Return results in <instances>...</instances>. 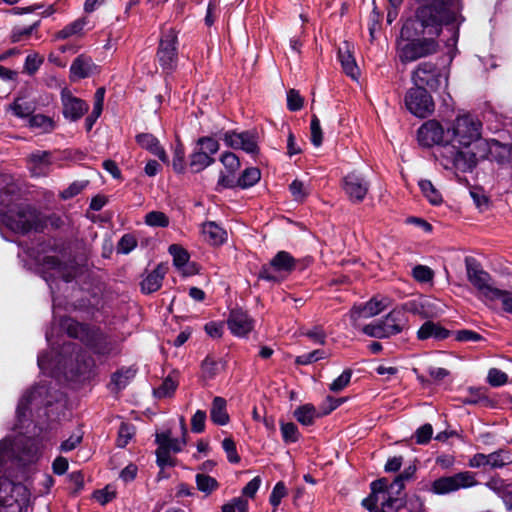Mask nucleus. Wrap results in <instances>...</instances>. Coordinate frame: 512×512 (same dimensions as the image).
Returning <instances> with one entry per match:
<instances>
[{"mask_svg": "<svg viewBox=\"0 0 512 512\" xmlns=\"http://www.w3.org/2000/svg\"><path fill=\"white\" fill-rule=\"evenodd\" d=\"M417 466L411 464L407 466L398 476L395 477L394 481L390 483V492L396 490V495L399 496L405 488V482L411 481L415 478Z\"/></svg>", "mask_w": 512, "mask_h": 512, "instance_id": "28", "label": "nucleus"}, {"mask_svg": "<svg viewBox=\"0 0 512 512\" xmlns=\"http://www.w3.org/2000/svg\"><path fill=\"white\" fill-rule=\"evenodd\" d=\"M85 345L100 356H108L115 350V343L97 327L92 328Z\"/></svg>", "mask_w": 512, "mask_h": 512, "instance_id": "18", "label": "nucleus"}, {"mask_svg": "<svg viewBox=\"0 0 512 512\" xmlns=\"http://www.w3.org/2000/svg\"><path fill=\"white\" fill-rule=\"evenodd\" d=\"M197 489L204 493L205 496L211 495L219 488V482L214 478L204 473H198L195 476Z\"/></svg>", "mask_w": 512, "mask_h": 512, "instance_id": "33", "label": "nucleus"}, {"mask_svg": "<svg viewBox=\"0 0 512 512\" xmlns=\"http://www.w3.org/2000/svg\"><path fill=\"white\" fill-rule=\"evenodd\" d=\"M134 434V427L131 424L122 423L119 427L117 446L124 448L131 440Z\"/></svg>", "mask_w": 512, "mask_h": 512, "instance_id": "53", "label": "nucleus"}, {"mask_svg": "<svg viewBox=\"0 0 512 512\" xmlns=\"http://www.w3.org/2000/svg\"><path fill=\"white\" fill-rule=\"evenodd\" d=\"M169 253L173 257V263L177 268H183L188 260H189V254L188 252L177 244H172L169 247Z\"/></svg>", "mask_w": 512, "mask_h": 512, "instance_id": "42", "label": "nucleus"}, {"mask_svg": "<svg viewBox=\"0 0 512 512\" xmlns=\"http://www.w3.org/2000/svg\"><path fill=\"white\" fill-rule=\"evenodd\" d=\"M214 163V159L208 155V152L195 148L194 152L190 155V168L193 172L198 173L206 167Z\"/></svg>", "mask_w": 512, "mask_h": 512, "instance_id": "30", "label": "nucleus"}, {"mask_svg": "<svg viewBox=\"0 0 512 512\" xmlns=\"http://www.w3.org/2000/svg\"><path fill=\"white\" fill-rule=\"evenodd\" d=\"M465 266L467 278L477 289L480 298L486 302H493L494 296L499 293L500 289L493 286L490 274L484 271L475 259L470 257L465 259Z\"/></svg>", "mask_w": 512, "mask_h": 512, "instance_id": "7", "label": "nucleus"}, {"mask_svg": "<svg viewBox=\"0 0 512 512\" xmlns=\"http://www.w3.org/2000/svg\"><path fill=\"white\" fill-rule=\"evenodd\" d=\"M227 402L223 397L216 396L212 401L210 417L214 424L224 426L230 418L227 412Z\"/></svg>", "mask_w": 512, "mask_h": 512, "instance_id": "27", "label": "nucleus"}, {"mask_svg": "<svg viewBox=\"0 0 512 512\" xmlns=\"http://www.w3.org/2000/svg\"><path fill=\"white\" fill-rule=\"evenodd\" d=\"M227 325L232 334L243 337L251 332L254 321L247 312L241 309H234L229 314Z\"/></svg>", "mask_w": 512, "mask_h": 512, "instance_id": "17", "label": "nucleus"}, {"mask_svg": "<svg viewBox=\"0 0 512 512\" xmlns=\"http://www.w3.org/2000/svg\"><path fill=\"white\" fill-rule=\"evenodd\" d=\"M136 371L132 368L120 369L112 374L111 376V384L115 387L117 391L124 389L131 379L134 378Z\"/></svg>", "mask_w": 512, "mask_h": 512, "instance_id": "34", "label": "nucleus"}, {"mask_svg": "<svg viewBox=\"0 0 512 512\" xmlns=\"http://www.w3.org/2000/svg\"><path fill=\"white\" fill-rule=\"evenodd\" d=\"M219 143L212 137H200L197 140V147L199 150L208 152V155L211 156L218 152Z\"/></svg>", "mask_w": 512, "mask_h": 512, "instance_id": "55", "label": "nucleus"}, {"mask_svg": "<svg viewBox=\"0 0 512 512\" xmlns=\"http://www.w3.org/2000/svg\"><path fill=\"white\" fill-rule=\"evenodd\" d=\"M29 125L33 128H40L43 132H51L54 129L53 120L42 114H31L29 118Z\"/></svg>", "mask_w": 512, "mask_h": 512, "instance_id": "43", "label": "nucleus"}, {"mask_svg": "<svg viewBox=\"0 0 512 512\" xmlns=\"http://www.w3.org/2000/svg\"><path fill=\"white\" fill-rule=\"evenodd\" d=\"M77 362L78 364L75 373L80 376L89 375L95 366L93 358L85 354H79Z\"/></svg>", "mask_w": 512, "mask_h": 512, "instance_id": "45", "label": "nucleus"}, {"mask_svg": "<svg viewBox=\"0 0 512 512\" xmlns=\"http://www.w3.org/2000/svg\"><path fill=\"white\" fill-rule=\"evenodd\" d=\"M222 447L227 454V459L230 463H239L240 456L237 453L236 444L233 439L225 438L222 441Z\"/></svg>", "mask_w": 512, "mask_h": 512, "instance_id": "63", "label": "nucleus"}, {"mask_svg": "<svg viewBox=\"0 0 512 512\" xmlns=\"http://www.w3.org/2000/svg\"><path fill=\"white\" fill-rule=\"evenodd\" d=\"M61 104L63 116L72 122L81 119L89 110L86 101L74 96L66 88L61 91Z\"/></svg>", "mask_w": 512, "mask_h": 512, "instance_id": "12", "label": "nucleus"}, {"mask_svg": "<svg viewBox=\"0 0 512 512\" xmlns=\"http://www.w3.org/2000/svg\"><path fill=\"white\" fill-rule=\"evenodd\" d=\"M303 335L311 339L314 343L324 345L326 343V333L322 326H313L311 329L302 332Z\"/></svg>", "mask_w": 512, "mask_h": 512, "instance_id": "62", "label": "nucleus"}, {"mask_svg": "<svg viewBox=\"0 0 512 512\" xmlns=\"http://www.w3.org/2000/svg\"><path fill=\"white\" fill-rule=\"evenodd\" d=\"M450 331L442 327L440 324L433 321H426L417 331V338L419 340H427L435 338L437 340H444L448 338Z\"/></svg>", "mask_w": 512, "mask_h": 512, "instance_id": "24", "label": "nucleus"}, {"mask_svg": "<svg viewBox=\"0 0 512 512\" xmlns=\"http://www.w3.org/2000/svg\"><path fill=\"white\" fill-rule=\"evenodd\" d=\"M311 142L315 147H319L323 141V133L320 126L319 118L314 114L312 115L310 123Z\"/></svg>", "mask_w": 512, "mask_h": 512, "instance_id": "51", "label": "nucleus"}, {"mask_svg": "<svg viewBox=\"0 0 512 512\" xmlns=\"http://www.w3.org/2000/svg\"><path fill=\"white\" fill-rule=\"evenodd\" d=\"M205 240L214 246L222 245L227 239L226 231L215 222H206L202 225Z\"/></svg>", "mask_w": 512, "mask_h": 512, "instance_id": "25", "label": "nucleus"}, {"mask_svg": "<svg viewBox=\"0 0 512 512\" xmlns=\"http://www.w3.org/2000/svg\"><path fill=\"white\" fill-rule=\"evenodd\" d=\"M289 190L296 201L302 202L309 194L307 188L304 183L300 180H294L290 186Z\"/></svg>", "mask_w": 512, "mask_h": 512, "instance_id": "64", "label": "nucleus"}, {"mask_svg": "<svg viewBox=\"0 0 512 512\" xmlns=\"http://www.w3.org/2000/svg\"><path fill=\"white\" fill-rule=\"evenodd\" d=\"M338 58L344 72L351 78L356 79L359 75V70L347 42H344L343 47H339Z\"/></svg>", "mask_w": 512, "mask_h": 512, "instance_id": "26", "label": "nucleus"}, {"mask_svg": "<svg viewBox=\"0 0 512 512\" xmlns=\"http://www.w3.org/2000/svg\"><path fill=\"white\" fill-rule=\"evenodd\" d=\"M168 267L162 263L158 264L141 282V290L145 294H151L159 290Z\"/></svg>", "mask_w": 512, "mask_h": 512, "instance_id": "21", "label": "nucleus"}, {"mask_svg": "<svg viewBox=\"0 0 512 512\" xmlns=\"http://www.w3.org/2000/svg\"><path fill=\"white\" fill-rule=\"evenodd\" d=\"M411 79L415 87H428L437 91L442 85H447V77L438 65L431 61L419 63L411 73Z\"/></svg>", "mask_w": 512, "mask_h": 512, "instance_id": "9", "label": "nucleus"}, {"mask_svg": "<svg viewBox=\"0 0 512 512\" xmlns=\"http://www.w3.org/2000/svg\"><path fill=\"white\" fill-rule=\"evenodd\" d=\"M137 246V240L132 234H124L118 244L117 252L122 254L130 253Z\"/></svg>", "mask_w": 512, "mask_h": 512, "instance_id": "56", "label": "nucleus"}, {"mask_svg": "<svg viewBox=\"0 0 512 512\" xmlns=\"http://www.w3.org/2000/svg\"><path fill=\"white\" fill-rule=\"evenodd\" d=\"M352 377V370L351 369H345L342 374L337 377L329 386V389L332 392H340L344 388H346Z\"/></svg>", "mask_w": 512, "mask_h": 512, "instance_id": "49", "label": "nucleus"}, {"mask_svg": "<svg viewBox=\"0 0 512 512\" xmlns=\"http://www.w3.org/2000/svg\"><path fill=\"white\" fill-rule=\"evenodd\" d=\"M261 178V172L258 168H246L237 179V186L245 189L254 186Z\"/></svg>", "mask_w": 512, "mask_h": 512, "instance_id": "36", "label": "nucleus"}, {"mask_svg": "<svg viewBox=\"0 0 512 512\" xmlns=\"http://www.w3.org/2000/svg\"><path fill=\"white\" fill-rule=\"evenodd\" d=\"M488 383L493 387H499L507 383L508 376L505 372L497 368H491L487 376Z\"/></svg>", "mask_w": 512, "mask_h": 512, "instance_id": "59", "label": "nucleus"}, {"mask_svg": "<svg viewBox=\"0 0 512 512\" xmlns=\"http://www.w3.org/2000/svg\"><path fill=\"white\" fill-rule=\"evenodd\" d=\"M155 441L158 445H164L168 451L174 453L182 451L183 447L186 445L184 437L182 439L172 438L170 432L156 434Z\"/></svg>", "mask_w": 512, "mask_h": 512, "instance_id": "32", "label": "nucleus"}, {"mask_svg": "<svg viewBox=\"0 0 512 512\" xmlns=\"http://www.w3.org/2000/svg\"><path fill=\"white\" fill-rule=\"evenodd\" d=\"M475 485H477L475 474L470 471H463L452 476L436 479L432 482L430 491L436 495H445Z\"/></svg>", "mask_w": 512, "mask_h": 512, "instance_id": "10", "label": "nucleus"}, {"mask_svg": "<svg viewBox=\"0 0 512 512\" xmlns=\"http://www.w3.org/2000/svg\"><path fill=\"white\" fill-rule=\"evenodd\" d=\"M88 185V181H75L64 189L60 196L64 200L71 199L80 194Z\"/></svg>", "mask_w": 512, "mask_h": 512, "instance_id": "54", "label": "nucleus"}, {"mask_svg": "<svg viewBox=\"0 0 512 512\" xmlns=\"http://www.w3.org/2000/svg\"><path fill=\"white\" fill-rule=\"evenodd\" d=\"M155 453L157 457V465L161 469H164L167 466H175V459L171 457L170 451H168L164 445H158V448L156 449Z\"/></svg>", "mask_w": 512, "mask_h": 512, "instance_id": "48", "label": "nucleus"}, {"mask_svg": "<svg viewBox=\"0 0 512 512\" xmlns=\"http://www.w3.org/2000/svg\"><path fill=\"white\" fill-rule=\"evenodd\" d=\"M421 146H436L433 155L446 170L471 171L477 163L476 155L452 144L442 125L436 120H428L417 131Z\"/></svg>", "mask_w": 512, "mask_h": 512, "instance_id": "2", "label": "nucleus"}, {"mask_svg": "<svg viewBox=\"0 0 512 512\" xmlns=\"http://www.w3.org/2000/svg\"><path fill=\"white\" fill-rule=\"evenodd\" d=\"M93 327L79 323L74 320H68L65 324V329L69 337L79 339L84 344L86 343L88 336Z\"/></svg>", "mask_w": 512, "mask_h": 512, "instance_id": "29", "label": "nucleus"}, {"mask_svg": "<svg viewBox=\"0 0 512 512\" xmlns=\"http://www.w3.org/2000/svg\"><path fill=\"white\" fill-rule=\"evenodd\" d=\"M296 259L287 251H279L268 264L261 267L258 278L269 282H282L296 268Z\"/></svg>", "mask_w": 512, "mask_h": 512, "instance_id": "6", "label": "nucleus"}, {"mask_svg": "<svg viewBox=\"0 0 512 512\" xmlns=\"http://www.w3.org/2000/svg\"><path fill=\"white\" fill-rule=\"evenodd\" d=\"M482 123L472 115H462L455 119L451 128L446 130L452 144L458 143L462 150L481 137Z\"/></svg>", "mask_w": 512, "mask_h": 512, "instance_id": "5", "label": "nucleus"}, {"mask_svg": "<svg viewBox=\"0 0 512 512\" xmlns=\"http://www.w3.org/2000/svg\"><path fill=\"white\" fill-rule=\"evenodd\" d=\"M221 139L232 149H241L252 155H256L259 152L257 139L251 132L237 133L235 131H227L223 133Z\"/></svg>", "mask_w": 512, "mask_h": 512, "instance_id": "13", "label": "nucleus"}, {"mask_svg": "<svg viewBox=\"0 0 512 512\" xmlns=\"http://www.w3.org/2000/svg\"><path fill=\"white\" fill-rule=\"evenodd\" d=\"M97 66L94 64L90 57L85 55L77 56L70 67L71 76L77 79H84L89 77Z\"/></svg>", "mask_w": 512, "mask_h": 512, "instance_id": "23", "label": "nucleus"}, {"mask_svg": "<svg viewBox=\"0 0 512 512\" xmlns=\"http://www.w3.org/2000/svg\"><path fill=\"white\" fill-rule=\"evenodd\" d=\"M3 491L11 493V497H14L15 501L18 502L17 511L13 509L10 512H28L30 492L25 485L8 481L3 483Z\"/></svg>", "mask_w": 512, "mask_h": 512, "instance_id": "20", "label": "nucleus"}, {"mask_svg": "<svg viewBox=\"0 0 512 512\" xmlns=\"http://www.w3.org/2000/svg\"><path fill=\"white\" fill-rule=\"evenodd\" d=\"M408 315L404 306L392 309L383 319L363 327L362 331L369 337L385 339L400 334L408 328Z\"/></svg>", "mask_w": 512, "mask_h": 512, "instance_id": "4", "label": "nucleus"}, {"mask_svg": "<svg viewBox=\"0 0 512 512\" xmlns=\"http://www.w3.org/2000/svg\"><path fill=\"white\" fill-rule=\"evenodd\" d=\"M416 8L408 17L396 41V54L402 64L430 57L440 50L438 37L443 26L457 19L449 0H414Z\"/></svg>", "mask_w": 512, "mask_h": 512, "instance_id": "1", "label": "nucleus"}, {"mask_svg": "<svg viewBox=\"0 0 512 512\" xmlns=\"http://www.w3.org/2000/svg\"><path fill=\"white\" fill-rule=\"evenodd\" d=\"M389 304V299L386 297H373L365 304L353 306L350 317L354 322L361 318H371L387 309Z\"/></svg>", "mask_w": 512, "mask_h": 512, "instance_id": "15", "label": "nucleus"}, {"mask_svg": "<svg viewBox=\"0 0 512 512\" xmlns=\"http://www.w3.org/2000/svg\"><path fill=\"white\" fill-rule=\"evenodd\" d=\"M220 161L230 174H234L240 168V160L233 152H224Z\"/></svg>", "mask_w": 512, "mask_h": 512, "instance_id": "52", "label": "nucleus"}, {"mask_svg": "<svg viewBox=\"0 0 512 512\" xmlns=\"http://www.w3.org/2000/svg\"><path fill=\"white\" fill-rule=\"evenodd\" d=\"M18 502L15 501V498L11 497V493L4 492L3 486L0 488V512H10L15 509L17 511Z\"/></svg>", "mask_w": 512, "mask_h": 512, "instance_id": "61", "label": "nucleus"}, {"mask_svg": "<svg viewBox=\"0 0 512 512\" xmlns=\"http://www.w3.org/2000/svg\"><path fill=\"white\" fill-rule=\"evenodd\" d=\"M248 512V501L243 497H236L222 506V512Z\"/></svg>", "mask_w": 512, "mask_h": 512, "instance_id": "58", "label": "nucleus"}, {"mask_svg": "<svg viewBox=\"0 0 512 512\" xmlns=\"http://www.w3.org/2000/svg\"><path fill=\"white\" fill-rule=\"evenodd\" d=\"M342 187L348 198L354 203H360L369 190V182L357 172H351L343 178Z\"/></svg>", "mask_w": 512, "mask_h": 512, "instance_id": "14", "label": "nucleus"}, {"mask_svg": "<svg viewBox=\"0 0 512 512\" xmlns=\"http://www.w3.org/2000/svg\"><path fill=\"white\" fill-rule=\"evenodd\" d=\"M326 357L327 355L324 350L317 349L312 352L297 356L295 359V363L298 365H308L317 362L321 359H324Z\"/></svg>", "mask_w": 512, "mask_h": 512, "instance_id": "47", "label": "nucleus"}, {"mask_svg": "<svg viewBox=\"0 0 512 512\" xmlns=\"http://www.w3.org/2000/svg\"><path fill=\"white\" fill-rule=\"evenodd\" d=\"M320 416H322L321 413H317L315 407L312 404L299 406L294 411L295 419L304 426L312 425L314 420Z\"/></svg>", "mask_w": 512, "mask_h": 512, "instance_id": "31", "label": "nucleus"}, {"mask_svg": "<svg viewBox=\"0 0 512 512\" xmlns=\"http://www.w3.org/2000/svg\"><path fill=\"white\" fill-rule=\"evenodd\" d=\"M86 24H87L86 18L82 17V18L76 19L75 21L71 22L70 24H68L64 28H62L60 31H58L56 34V37H57V39L64 40V39H67L74 35H79L82 33Z\"/></svg>", "mask_w": 512, "mask_h": 512, "instance_id": "35", "label": "nucleus"}, {"mask_svg": "<svg viewBox=\"0 0 512 512\" xmlns=\"http://www.w3.org/2000/svg\"><path fill=\"white\" fill-rule=\"evenodd\" d=\"M13 200L11 191L0 190V212L5 224L16 233L26 234L31 231L42 232L46 224V219L36 209L30 205H19L16 208H10Z\"/></svg>", "mask_w": 512, "mask_h": 512, "instance_id": "3", "label": "nucleus"}, {"mask_svg": "<svg viewBox=\"0 0 512 512\" xmlns=\"http://www.w3.org/2000/svg\"><path fill=\"white\" fill-rule=\"evenodd\" d=\"M280 430L285 443H295L300 438L298 428L293 422H281Z\"/></svg>", "mask_w": 512, "mask_h": 512, "instance_id": "41", "label": "nucleus"}, {"mask_svg": "<svg viewBox=\"0 0 512 512\" xmlns=\"http://www.w3.org/2000/svg\"><path fill=\"white\" fill-rule=\"evenodd\" d=\"M419 187L423 196L433 205H438L442 202L441 193L435 188L430 180H420Z\"/></svg>", "mask_w": 512, "mask_h": 512, "instance_id": "37", "label": "nucleus"}, {"mask_svg": "<svg viewBox=\"0 0 512 512\" xmlns=\"http://www.w3.org/2000/svg\"><path fill=\"white\" fill-rule=\"evenodd\" d=\"M178 37L174 28H163L157 50V60L161 68L172 73L178 64Z\"/></svg>", "mask_w": 512, "mask_h": 512, "instance_id": "8", "label": "nucleus"}, {"mask_svg": "<svg viewBox=\"0 0 512 512\" xmlns=\"http://www.w3.org/2000/svg\"><path fill=\"white\" fill-rule=\"evenodd\" d=\"M145 223L153 227H167L169 219L163 212L151 211L146 214Z\"/></svg>", "mask_w": 512, "mask_h": 512, "instance_id": "46", "label": "nucleus"}, {"mask_svg": "<svg viewBox=\"0 0 512 512\" xmlns=\"http://www.w3.org/2000/svg\"><path fill=\"white\" fill-rule=\"evenodd\" d=\"M489 466L491 468H502L512 464V453L508 450H498L488 454Z\"/></svg>", "mask_w": 512, "mask_h": 512, "instance_id": "38", "label": "nucleus"}, {"mask_svg": "<svg viewBox=\"0 0 512 512\" xmlns=\"http://www.w3.org/2000/svg\"><path fill=\"white\" fill-rule=\"evenodd\" d=\"M136 142L153 155L157 156L162 162H168V156L159 140L150 133H141L136 136Z\"/></svg>", "mask_w": 512, "mask_h": 512, "instance_id": "22", "label": "nucleus"}, {"mask_svg": "<svg viewBox=\"0 0 512 512\" xmlns=\"http://www.w3.org/2000/svg\"><path fill=\"white\" fill-rule=\"evenodd\" d=\"M11 109L17 117L24 118L31 116L35 107L32 102L25 100L23 97H18L11 105Z\"/></svg>", "mask_w": 512, "mask_h": 512, "instance_id": "39", "label": "nucleus"}, {"mask_svg": "<svg viewBox=\"0 0 512 512\" xmlns=\"http://www.w3.org/2000/svg\"><path fill=\"white\" fill-rule=\"evenodd\" d=\"M286 496H287V488H286L284 482L279 481L275 484V486L270 494L269 502L274 508H277L280 505L281 500Z\"/></svg>", "mask_w": 512, "mask_h": 512, "instance_id": "50", "label": "nucleus"}, {"mask_svg": "<svg viewBox=\"0 0 512 512\" xmlns=\"http://www.w3.org/2000/svg\"><path fill=\"white\" fill-rule=\"evenodd\" d=\"M381 507H378V504L375 505V508L372 510H368L369 512H396L403 506V500L400 497L389 496L387 499H384L380 503Z\"/></svg>", "mask_w": 512, "mask_h": 512, "instance_id": "40", "label": "nucleus"}, {"mask_svg": "<svg viewBox=\"0 0 512 512\" xmlns=\"http://www.w3.org/2000/svg\"><path fill=\"white\" fill-rule=\"evenodd\" d=\"M371 493L362 500V506L367 510H372L379 501L387 499L389 496H396V490L390 492V483L386 478H380L370 484Z\"/></svg>", "mask_w": 512, "mask_h": 512, "instance_id": "16", "label": "nucleus"}, {"mask_svg": "<svg viewBox=\"0 0 512 512\" xmlns=\"http://www.w3.org/2000/svg\"><path fill=\"white\" fill-rule=\"evenodd\" d=\"M469 395L462 399V403L465 405H474L487 400V396L482 388H469Z\"/></svg>", "mask_w": 512, "mask_h": 512, "instance_id": "60", "label": "nucleus"}, {"mask_svg": "<svg viewBox=\"0 0 512 512\" xmlns=\"http://www.w3.org/2000/svg\"><path fill=\"white\" fill-rule=\"evenodd\" d=\"M52 165L51 153L49 151H36L27 158V166L33 176H45L49 173Z\"/></svg>", "mask_w": 512, "mask_h": 512, "instance_id": "19", "label": "nucleus"}, {"mask_svg": "<svg viewBox=\"0 0 512 512\" xmlns=\"http://www.w3.org/2000/svg\"><path fill=\"white\" fill-rule=\"evenodd\" d=\"M177 382L170 376L166 377L161 385L154 390V395L158 398H164L171 396L176 388H177Z\"/></svg>", "mask_w": 512, "mask_h": 512, "instance_id": "44", "label": "nucleus"}, {"mask_svg": "<svg viewBox=\"0 0 512 512\" xmlns=\"http://www.w3.org/2000/svg\"><path fill=\"white\" fill-rule=\"evenodd\" d=\"M405 105L415 116L425 118L431 115L435 105L432 96L423 87H412L405 95Z\"/></svg>", "mask_w": 512, "mask_h": 512, "instance_id": "11", "label": "nucleus"}, {"mask_svg": "<svg viewBox=\"0 0 512 512\" xmlns=\"http://www.w3.org/2000/svg\"><path fill=\"white\" fill-rule=\"evenodd\" d=\"M43 63V58L37 53L29 54L24 63L23 72L29 75H33L40 68Z\"/></svg>", "mask_w": 512, "mask_h": 512, "instance_id": "57", "label": "nucleus"}]
</instances>
